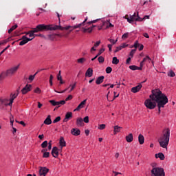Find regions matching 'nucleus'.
I'll list each match as a JSON object with an SVG mask.
<instances>
[{
  "label": "nucleus",
  "instance_id": "nucleus-1",
  "mask_svg": "<svg viewBox=\"0 0 176 176\" xmlns=\"http://www.w3.org/2000/svg\"><path fill=\"white\" fill-rule=\"evenodd\" d=\"M165 96L160 89L152 90V94L150 95V98L146 100L144 102L145 107L148 109H155L156 108V104H159V101L157 100V98H159L160 101H162Z\"/></svg>",
  "mask_w": 176,
  "mask_h": 176
},
{
  "label": "nucleus",
  "instance_id": "nucleus-2",
  "mask_svg": "<svg viewBox=\"0 0 176 176\" xmlns=\"http://www.w3.org/2000/svg\"><path fill=\"white\" fill-rule=\"evenodd\" d=\"M56 30H64V28H61L60 25H57L40 24L38 25L36 28L30 31L29 36L34 39V38H35V33L36 32H43V31H56Z\"/></svg>",
  "mask_w": 176,
  "mask_h": 176
},
{
  "label": "nucleus",
  "instance_id": "nucleus-3",
  "mask_svg": "<svg viewBox=\"0 0 176 176\" xmlns=\"http://www.w3.org/2000/svg\"><path fill=\"white\" fill-rule=\"evenodd\" d=\"M158 142L161 148H167L170 142V129L166 128L163 130L162 135L158 139Z\"/></svg>",
  "mask_w": 176,
  "mask_h": 176
},
{
  "label": "nucleus",
  "instance_id": "nucleus-4",
  "mask_svg": "<svg viewBox=\"0 0 176 176\" xmlns=\"http://www.w3.org/2000/svg\"><path fill=\"white\" fill-rule=\"evenodd\" d=\"M72 98H73L72 95H69L68 97L66 98L65 100H61V101L57 102L54 100H50L49 102L50 104H52L53 107H56L55 109H57V108H60L61 105H64L65 104V101H69L72 100Z\"/></svg>",
  "mask_w": 176,
  "mask_h": 176
},
{
  "label": "nucleus",
  "instance_id": "nucleus-5",
  "mask_svg": "<svg viewBox=\"0 0 176 176\" xmlns=\"http://www.w3.org/2000/svg\"><path fill=\"white\" fill-rule=\"evenodd\" d=\"M151 176H166L164 168L160 167H153L151 170Z\"/></svg>",
  "mask_w": 176,
  "mask_h": 176
},
{
  "label": "nucleus",
  "instance_id": "nucleus-6",
  "mask_svg": "<svg viewBox=\"0 0 176 176\" xmlns=\"http://www.w3.org/2000/svg\"><path fill=\"white\" fill-rule=\"evenodd\" d=\"M156 100H157V101H158V104H157L158 113H159V115H160V112H161L160 108H164V105H166V104H167V102H168V98L165 95L164 96V98L162 99V100H160V99H159V98H157Z\"/></svg>",
  "mask_w": 176,
  "mask_h": 176
},
{
  "label": "nucleus",
  "instance_id": "nucleus-7",
  "mask_svg": "<svg viewBox=\"0 0 176 176\" xmlns=\"http://www.w3.org/2000/svg\"><path fill=\"white\" fill-rule=\"evenodd\" d=\"M20 94V88L16 89V92L14 94H11L10 98V102L8 103V105L11 107V105L13 104V101H14L15 98H17V96Z\"/></svg>",
  "mask_w": 176,
  "mask_h": 176
},
{
  "label": "nucleus",
  "instance_id": "nucleus-8",
  "mask_svg": "<svg viewBox=\"0 0 176 176\" xmlns=\"http://www.w3.org/2000/svg\"><path fill=\"white\" fill-rule=\"evenodd\" d=\"M20 68V65H18L15 67H11L10 69H8L6 72L8 76H12V75H14L17 72V70Z\"/></svg>",
  "mask_w": 176,
  "mask_h": 176
},
{
  "label": "nucleus",
  "instance_id": "nucleus-9",
  "mask_svg": "<svg viewBox=\"0 0 176 176\" xmlns=\"http://www.w3.org/2000/svg\"><path fill=\"white\" fill-rule=\"evenodd\" d=\"M34 38H28L27 36H23L21 38V41L19 43L20 46H24L26 43H28V42L32 41Z\"/></svg>",
  "mask_w": 176,
  "mask_h": 176
},
{
  "label": "nucleus",
  "instance_id": "nucleus-10",
  "mask_svg": "<svg viewBox=\"0 0 176 176\" xmlns=\"http://www.w3.org/2000/svg\"><path fill=\"white\" fill-rule=\"evenodd\" d=\"M32 89V85L27 84L25 87H23L21 90L22 94H27L29 91H31Z\"/></svg>",
  "mask_w": 176,
  "mask_h": 176
},
{
  "label": "nucleus",
  "instance_id": "nucleus-11",
  "mask_svg": "<svg viewBox=\"0 0 176 176\" xmlns=\"http://www.w3.org/2000/svg\"><path fill=\"white\" fill-rule=\"evenodd\" d=\"M60 27L61 28H63V30H60V31H64V30H69V28H73L74 30H76V28H80V27H83V23H80L73 27L71 25H69L67 27H62V26Z\"/></svg>",
  "mask_w": 176,
  "mask_h": 176
},
{
  "label": "nucleus",
  "instance_id": "nucleus-12",
  "mask_svg": "<svg viewBox=\"0 0 176 176\" xmlns=\"http://www.w3.org/2000/svg\"><path fill=\"white\" fill-rule=\"evenodd\" d=\"M49 173V168L46 167H40L39 169V175L40 176H46V174Z\"/></svg>",
  "mask_w": 176,
  "mask_h": 176
},
{
  "label": "nucleus",
  "instance_id": "nucleus-13",
  "mask_svg": "<svg viewBox=\"0 0 176 176\" xmlns=\"http://www.w3.org/2000/svg\"><path fill=\"white\" fill-rule=\"evenodd\" d=\"M146 61H148V63L151 62L153 65V61L152 60V58H151L149 56H146V57L143 58L142 61L140 62L141 67H144V63H146Z\"/></svg>",
  "mask_w": 176,
  "mask_h": 176
},
{
  "label": "nucleus",
  "instance_id": "nucleus-14",
  "mask_svg": "<svg viewBox=\"0 0 176 176\" xmlns=\"http://www.w3.org/2000/svg\"><path fill=\"white\" fill-rule=\"evenodd\" d=\"M87 101V99L84 100L82 102H81L76 109L74 110V112H76V111H80L82 108H84L85 105H86V102Z\"/></svg>",
  "mask_w": 176,
  "mask_h": 176
},
{
  "label": "nucleus",
  "instance_id": "nucleus-15",
  "mask_svg": "<svg viewBox=\"0 0 176 176\" xmlns=\"http://www.w3.org/2000/svg\"><path fill=\"white\" fill-rule=\"evenodd\" d=\"M58 148L57 146L53 147L52 150V155L53 157H58Z\"/></svg>",
  "mask_w": 176,
  "mask_h": 176
},
{
  "label": "nucleus",
  "instance_id": "nucleus-16",
  "mask_svg": "<svg viewBox=\"0 0 176 176\" xmlns=\"http://www.w3.org/2000/svg\"><path fill=\"white\" fill-rule=\"evenodd\" d=\"M141 89H142V85L139 84L138 86L132 87L131 89V91L132 93H138V91H140V90H141Z\"/></svg>",
  "mask_w": 176,
  "mask_h": 176
},
{
  "label": "nucleus",
  "instance_id": "nucleus-17",
  "mask_svg": "<svg viewBox=\"0 0 176 176\" xmlns=\"http://www.w3.org/2000/svg\"><path fill=\"white\" fill-rule=\"evenodd\" d=\"M71 134H72V135H75L76 137H77V135H80V130L77 128H73L71 130Z\"/></svg>",
  "mask_w": 176,
  "mask_h": 176
},
{
  "label": "nucleus",
  "instance_id": "nucleus-18",
  "mask_svg": "<svg viewBox=\"0 0 176 176\" xmlns=\"http://www.w3.org/2000/svg\"><path fill=\"white\" fill-rule=\"evenodd\" d=\"M72 118V112H67L65 115V118L63 120V122H67L68 120H70Z\"/></svg>",
  "mask_w": 176,
  "mask_h": 176
},
{
  "label": "nucleus",
  "instance_id": "nucleus-19",
  "mask_svg": "<svg viewBox=\"0 0 176 176\" xmlns=\"http://www.w3.org/2000/svg\"><path fill=\"white\" fill-rule=\"evenodd\" d=\"M135 19H137V14L134 13L133 15L130 16V19H128V23H130V24L134 23V21H135Z\"/></svg>",
  "mask_w": 176,
  "mask_h": 176
},
{
  "label": "nucleus",
  "instance_id": "nucleus-20",
  "mask_svg": "<svg viewBox=\"0 0 176 176\" xmlns=\"http://www.w3.org/2000/svg\"><path fill=\"white\" fill-rule=\"evenodd\" d=\"M85 76H87L88 78H91V76H93V69L90 67L88 68L85 73Z\"/></svg>",
  "mask_w": 176,
  "mask_h": 176
},
{
  "label": "nucleus",
  "instance_id": "nucleus-21",
  "mask_svg": "<svg viewBox=\"0 0 176 176\" xmlns=\"http://www.w3.org/2000/svg\"><path fill=\"white\" fill-rule=\"evenodd\" d=\"M156 159H160V160H164L166 159V157L164 156V154L163 153H159L155 155Z\"/></svg>",
  "mask_w": 176,
  "mask_h": 176
},
{
  "label": "nucleus",
  "instance_id": "nucleus-22",
  "mask_svg": "<svg viewBox=\"0 0 176 176\" xmlns=\"http://www.w3.org/2000/svg\"><path fill=\"white\" fill-rule=\"evenodd\" d=\"M57 79L59 80L60 85H64L65 82L63 80V77L61 76V71H59L58 74H57Z\"/></svg>",
  "mask_w": 176,
  "mask_h": 176
},
{
  "label": "nucleus",
  "instance_id": "nucleus-23",
  "mask_svg": "<svg viewBox=\"0 0 176 176\" xmlns=\"http://www.w3.org/2000/svg\"><path fill=\"white\" fill-rule=\"evenodd\" d=\"M52 116L48 115L47 118L44 120V124H52Z\"/></svg>",
  "mask_w": 176,
  "mask_h": 176
},
{
  "label": "nucleus",
  "instance_id": "nucleus-24",
  "mask_svg": "<svg viewBox=\"0 0 176 176\" xmlns=\"http://www.w3.org/2000/svg\"><path fill=\"white\" fill-rule=\"evenodd\" d=\"M104 78L105 77H104V76L98 77V78L96 80V85H101V83H102V82H104Z\"/></svg>",
  "mask_w": 176,
  "mask_h": 176
},
{
  "label": "nucleus",
  "instance_id": "nucleus-25",
  "mask_svg": "<svg viewBox=\"0 0 176 176\" xmlns=\"http://www.w3.org/2000/svg\"><path fill=\"white\" fill-rule=\"evenodd\" d=\"M145 141V138H144V135L142 134H140L138 136V142L140 144V145H142Z\"/></svg>",
  "mask_w": 176,
  "mask_h": 176
},
{
  "label": "nucleus",
  "instance_id": "nucleus-26",
  "mask_svg": "<svg viewBox=\"0 0 176 176\" xmlns=\"http://www.w3.org/2000/svg\"><path fill=\"white\" fill-rule=\"evenodd\" d=\"M59 144L61 148H64V146H66L67 143L65 142V140H64L63 137H60Z\"/></svg>",
  "mask_w": 176,
  "mask_h": 176
},
{
  "label": "nucleus",
  "instance_id": "nucleus-27",
  "mask_svg": "<svg viewBox=\"0 0 176 176\" xmlns=\"http://www.w3.org/2000/svg\"><path fill=\"white\" fill-rule=\"evenodd\" d=\"M126 142H133V133H130L129 135L126 136Z\"/></svg>",
  "mask_w": 176,
  "mask_h": 176
},
{
  "label": "nucleus",
  "instance_id": "nucleus-28",
  "mask_svg": "<svg viewBox=\"0 0 176 176\" xmlns=\"http://www.w3.org/2000/svg\"><path fill=\"white\" fill-rule=\"evenodd\" d=\"M77 126H82L83 125V119L82 118H78L76 120Z\"/></svg>",
  "mask_w": 176,
  "mask_h": 176
},
{
  "label": "nucleus",
  "instance_id": "nucleus-29",
  "mask_svg": "<svg viewBox=\"0 0 176 176\" xmlns=\"http://www.w3.org/2000/svg\"><path fill=\"white\" fill-rule=\"evenodd\" d=\"M6 76H8L7 75L6 72H1V74H0V81L3 80V79H5L6 78Z\"/></svg>",
  "mask_w": 176,
  "mask_h": 176
},
{
  "label": "nucleus",
  "instance_id": "nucleus-30",
  "mask_svg": "<svg viewBox=\"0 0 176 176\" xmlns=\"http://www.w3.org/2000/svg\"><path fill=\"white\" fill-rule=\"evenodd\" d=\"M17 27V24H15L14 25L12 26L11 28L8 30V34H12V32H13V31H14V30H16Z\"/></svg>",
  "mask_w": 176,
  "mask_h": 176
},
{
  "label": "nucleus",
  "instance_id": "nucleus-31",
  "mask_svg": "<svg viewBox=\"0 0 176 176\" xmlns=\"http://www.w3.org/2000/svg\"><path fill=\"white\" fill-rule=\"evenodd\" d=\"M120 129H122L120 126H114V134H118V133H119L120 131Z\"/></svg>",
  "mask_w": 176,
  "mask_h": 176
},
{
  "label": "nucleus",
  "instance_id": "nucleus-32",
  "mask_svg": "<svg viewBox=\"0 0 176 176\" xmlns=\"http://www.w3.org/2000/svg\"><path fill=\"white\" fill-rule=\"evenodd\" d=\"M93 31V28H82V32H91Z\"/></svg>",
  "mask_w": 176,
  "mask_h": 176
},
{
  "label": "nucleus",
  "instance_id": "nucleus-33",
  "mask_svg": "<svg viewBox=\"0 0 176 176\" xmlns=\"http://www.w3.org/2000/svg\"><path fill=\"white\" fill-rule=\"evenodd\" d=\"M112 64H115L116 65H118V64H119V59H118L117 57H113L112 60Z\"/></svg>",
  "mask_w": 176,
  "mask_h": 176
},
{
  "label": "nucleus",
  "instance_id": "nucleus-34",
  "mask_svg": "<svg viewBox=\"0 0 176 176\" xmlns=\"http://www.w3.org/2000/svg\"><path fill=\"white\" fill-rule=\"evenodd\" d=\"M168 76H170V78H174V76H175V73L174 72V71L170 70V71L168 73Z\"/></svg>",
  "mask_w": 176,
  "mask_h": 176
},
{
  "label": "nucleus",
  "instance_id": "nucleus-35",
  "mask_svg": "<svg viewBox=\"0 0 176 176\" xmlns=\"http://www.w3.org/2000/svg\"><path fill=\"white\" fill-rule=\"evenodd\" d=\"M85 61H86L85 58H80L77 60V63H78V64H83Z\"/></svg>",
  "mask_w": 176,
  "mask_h": 176
},
{
  "label": "nucleus",
  "instance_id": "nucleus-36",
  "mask_svg": "<svg viewBox=\"0 0 176 176\" xmlns=\"http://www.w3.org/2000/svg\"><path fill=\"white\" fill-rule=\"evenodd\" d=\"M135 52H137V49L131 50V51L129 53V56L131 57H133L134 54H135Z\"/></svg>",
  "mask_w": 176,
  "mask_h": 176
},
{
  "label": "nucleus",
  "instance_id": "nucleus-37",
  "mask_svg": "<svg viewBox=\"0 0 176 176\" xmlns=\"http://www.w3.org/2000/svg\"><path fill=\"white\" fill-rule=\"evenodd\" d=\"M69 87H71L69 93H71V91H72L74 90V89H75V87H76V82H75L73 85H70Z\"/></svg>",
  "mask_w": 176,
  "mask_h": 176
},
{
  "label": "nucleus",
  "instance_id": "nucleus-38",
  "mask_svg": "<svg viewBox=\"0 0 176 176\" xmlns=\"http://www.w3.org/2000/svg\"><path fill=\"white\" fill-rule=\"evenodd\" d=\"M108 41L110 42V43H111V45H115V43L118 42V39L113 40L112 38H108Z\"/></svg>",
  "mask_w": 176,
  "mask_h": 176
},
{
  "label": "nucleus",
  "instance_id": "nucleus-39",
  "mask_svg": "<svg viewBox=\"0 0 176 176\" xmlns=\"http://www.w3.org/2000/svg\"><path fill=\"white\" fill-rule=\"evenodd\" d=\"M144 20V18L140 17V15H138V12H137V18L135 19V21H142Z\"/></svg>",
  "mask_w": 176,
  "mask_h": 176
},
{
  "label": "nucleus",
  "instance_id": "nucleus-40",
  "mask_svg": "<svg viewBox=\"0 0 176 176\" xmlns=\"http://www.w3.org/2000/svg\"><path fill=\"white\" fill-rule=\"evenodd\" d=\"M98 61L102 63H104V61H105V59L104 58L103 56H99L98 58Z\"/></svg>",
  "mask_w": 176,
  "mask_h": 176
},
{
  "label": "nucleus",
  "instance_id": "nucleus-41",
  "mask_svg": "<svg viewBox=\"0 0 176 176\" xmlns=\"http://www.w3.org/2000/svg\"><path fill=\"white\" fill-rule=\"evenodd\" d=\"M49 156H50V153H49L47 151H46L45 153H44L43 154V157H44V158H47V157H49Z\"/></svg>",
  "mask_w": 176,
  "mask_h": 176
},
{
  "label": "nucleus",
  "instance_id": "nucleus-42",
  "mask_svg": "<svg viewBox=\"0 0 176 176\" xmlns=\"http://www.w3.org/2000/svg\"><path fill=\"white\" fill-rule=\"evenodd\" d=\"M60 120H61V117L58 116L53 120V123H58Z\"/></svg>",
  "mask_w": 176,
  "mask_h": 176
},
{
  "label": "nucleus",
  "instance_id": "nucleus-43",
  "mask_svg": "<svg viewBox=\"0 0 176 176\" xmlns=\"http://www.w3.org/2000/svg\"><path fill=\"white\" fill-rule=\"evenodd\" d=\"M98 21H100V19H96V20H94V21H89L87 23V24H96V23H97Z\"/></svg>",
  "mask_w": 176,
  "mask_h": 176
},
{
  "label": "nucleus",
  "instance_id": "nucleus-44",
  "mask_svg": "<svg viewBox=\"0 0 176 176\" xmlns=\"http://www.w3.org/2000/svg\"><path fill=\"white\" fill-rule=\"evenodd\" d=\"M48 145L47 141H44L42 144H41V147L43 148H46Z\"/></svg>",
  "mask_w": 176,
  "mask_h": 176
},
{
  "label": "nucleus",
  "instance_id": "nucleus-45",
  "mask_svg": "<svg viewBox=\"0 0 176 176\" xmlns=\"http://www.w3.org/2000/svg\"><path fill=\"white\" fill-rule=\"evenodd\" d=\"M106 72H107V74H111V73L112 72V67H107L106 68Z\"/></svg>",
  "mask_w": 176,
  "mask_h": 176
},
{
  "label": "nucleus",
  "instance_id": "nucleus-46",
  "mask_svg": "<svg viewBox=\"0 0 176 176\" xmlns=\"http://www.w3.org/2000/svg\"><path fill=\"white\" fill-rule=\"evenodd\" d=\"M105 127H106L105 124H102L99 125L98 129L99 130H104V129H105Z\"/></svg>",
  "mask_w": 176,
  "mask_h": 176
},
{
  "label": "nucleus",
  "instance_id": "nucleus-47",
  "mask_svg": "<svg viewBox=\"0 0 176 176\" xmlns=\"http://www.w3.org/2000/svg\"><path fill=\"white\" fill-rule=\"evenodd\" d=\"M104 52H105V49H104V48L100 49L96 56H101V54H102V53H104Z\"/></svg>",
  "mask_w": 176,
  "mask_h": 176
},
{
  "label": "nucleus",
  "instance_id": "nucleus-48",
  "mask_svg": "<svg viewBox=\"0 0 176 176\" xmlns=\"http://www.w3.org/2000/svg\"><path fill=\"white\" fill-rule=\"evenodd\" d=\"M129 68L132 71H137V66H135V65H131V66H129Z\"/></svg>",
  "mask_w": 176,
  "mask_h": 176
},
{
  "label": "nucleus",
  "instance_id": "nucleus-49",
  "mask_svg": "<svg viewBox=\"0 0 176 176\" xmlns=\"http://www.w3.org/2000/svg\"><path fill=\"white\" fill-rule=\"evenodd\" d=\"M122 39H126V38H129V32L124 33L122 36Z\"/></svg>",
  "mask_w": 176,
  "mask_h": 176
},
{
  "label": "nucleus",
  "instance_id": "nucleus-50",
  "mask_svg": "<svg viewBox=\"0 0 176 176\" xmlns=\"http://www.w3.org/2000/svg\"><path fill=\"white\" fill-rule=\"evenodd\" d=\"M122 49H123V48H122V45L116 47V49L115 50V53H118V52H120V50H122Z\"/></svg>",
  "mask_w": 176,
  "mask_h": 176
},
{
  "label": "nucleus",
  "instance_id": "nucleus-51",
  "mask_svg": "<svg viewBox=\"0 0 176 176\" xmlns=\"http://www.w3.org/2000/svg\"><path fill=\"white\" fill-rule=\"evenodd\" d=\"M10 120L11 126H13V123L14 122V120L13 119V116L12 115L10 116Z\"/></svg>",
  "mask_w": 176,
  "mask_h": 176
},
{
  "label": "nucleus",
  "instance_id": "nucleus-52",
  "mask_svg": "<svg viewBox=\"0 0 176 176\" xmlns=\"http://www.w3.org/2000/svg\"><path fill=\"white\" fill-rule=\"evenodd\" d=\"M82 122H85V123H89V116L85 117Z\"/></svg>",
  "mask_w": 176,
  "mask_h": 176
},
{
  "label": "nucleus",
  "instance_id": "nucleus-53",
  "mask_svg": "<svg viewBox=\"0 0 176 176\" xmlns=\"http://www.w3.org/2000/svg\"><path fill=\"white\" fill-rule=\"evenodd\" d=\"M135 49H137L140 46V43H138V41H136L133 45Z\"/></svg>",
  "mask_w": 176,
  "mask_h": 176
},
{
  "label": "nucleus",
  "instance_id": "nucleus-54",
  "mask_svg": "<svg viewBox=\"0 0 176 176\" xmlns=\"http://www.w3.org/2000/svg\"><path fill=\"white\" fill-rule=\"evenodd\" d=\"M34 79H35V74L29 76V80L32 81Z\"/></svg>",
  "mask_w": 176,
  "mask_h": 176
},
{
  "label": "nucleus",
  "instance_id": "nucleus-55",
  "mask_svg": "<svg viewBox=\"0 0 176 176\" xmlns=\"http://www.w3.org/2000/svg\"><path fill=\"white\" fill-rule=\"evenodd\" d=\"M16 123H19V124H22V126H23V127H25V123L24 122V121H20L18 122L17 120H16Z\"/></svg>",
  "mask_w": 176,
  "mask_h": 176
},
{
  "label": "nucleus",
  "instance_id": "nucleus-56",
  "mask_svg": "<svg viewBox=\"0 0 176 176\" xmlns=\"http://www.w3.org/2000/svg\"><path fill=\"white\" fill-rule=\"evenodd\" d=\"M113 94H114V97H113L112 101H113V100H115L116 98H118V97H119V94L116 95V91H114Z\"/></svg>",
  "mask_w": 176,
  "mask_h": 176
},
{
  "label": "nucleus",
  "instance_id": "nucleus-57",
  "mask_svg": "<svg viewBox=\"0 0 176 176\" xmlns=\"http://www.w3.org/2000/svg\"><path fill=\"white\" fill-rule=\"evenodd\" d=\"M67 90H68V88H66L65 89H64V90L62 91H57L56 90H54V91H55L56 93L63 94V93H65V91H67Z\"/></svg>",
  "mask_w": 176,
  "mask_h": 176
},
{
  "label": "nucleus",
  "instance_id": "nucleus-58",
  "mask_svg": "<svg viewBox=\"0 0 176 176\" xmlns=\"http://www.w3.org/2000/svg\"><path fill=\"white\" fill-rule=\"evenodd\" d=\"M34 93H37V94H40L41 89H39V87L36 88V89L34 90Z\"/></svg>",
  "mask_w": 176,
  "mask_h": 176
},
{
  "label": "nucleus",
  "instance_id": "nucleus-59",
  "mask_svg": "<svg viewBox=\"0 0 176 176\" xmlns=\"http://www.w3.org/2000/svg\"><path fill=\"white\" fill-rule=\"evenodd\" d=\"M52 149V140H50L48 143V151Z\"/></svg>",
  "mask_w": 176,
  "mask_h": 176
},
{
  "label": "nucleus",
  "instance_id": "nucleus-60",
  "mask_svg": "<svg viewBox=\"0 0 176 176\" xmlns=\"http://www.w3.org/2000/svg\"><path fill=\"white\" fill-rule=\"evenodd\" d=\"M100 43H101V41H97L95 44H94V47H98V46H100Z\"/></svg>",
  "mask_w": 176,
  "mask_h": 176
},
{
  "label": "nucleus",
  "instance_id": "nucleus-61",
  "mask_svg": "<svg viewBox=\"0 0 176 176\" xmlns=\"http://www.w3.org/2000/svg\"><path fill=\"white\" fill-rule=\"evenodd\" d=\"M127 46H129L128 44L122 43V45H121V47H122V49H124V47H127Z\"/></svg>",
  "mask_w": 176,
  "mask_h": 176
},
{
  "label": "nucleus",
  "instance_id": "nucleus-62",
  "mask_svg": "<svg viewBox=\"0 0 176 176\" xmlns=\"http://www.w3.org/2000/svg\"><path fill=\"white\" fill-rule=\"evenodd\" d=\"M109 52H112V44H109L108 45Z\"/></svg>",
  "mask_w": 176,
  "mask_h": 176
},
{
  "label": "nucleus",
  "instance_id": "nucleus-63",
  "mask_svg": "<svg viewBox=\"0 0 176 176\" xmlns=\"http://www.w3.org/2000/svg\"><path fill=\"white\" fill-rule=\"evenodd\" d=\"M130 61H131V57H129V58L126 59V64H130Z\"/></svg>",
  "mask_w": 176,
  "mask_h": 176
},
{
  "label": "nucleus",
  "instance_id": "nucleus-64",
  "mask_svg": "<svg viewBox=\"0 0 176 176\" xmlns=\"http://www.w3.org/2000/svg\"><path fill=\"white\" fill-rule=\"evenodd\" d=\"M143 36H144V38H149V35L148 34V33L143 34Z\"/></svg>",
  "mask_w": 176,
  "mask_h": 176
}]
</instances>
